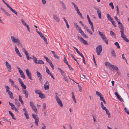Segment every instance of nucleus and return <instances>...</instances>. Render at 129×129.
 Instances as JSON below:
<instances>
[{"label":"nucleus","mask_w":129,"mask_h":129,"mask_svg":"<svg viewBox=\"0 0 129 129\" xmlns=\"http://www.w3.org/2000/svg\"><path fill=\"white\" fill-rule=\"evenodd\" d=\"M20 85L22 87V89L23 90L24 89V90L26 89V86L23 83H21V84H20Z\"/></svg>","instance_id":"bb28decb"},{"label":"nucleus","mask_w":129,"mask_h":129,"mask_svg":"<svg viewBox=\"0 0 129 129\" xmlns=\"http://www.w3.org/2000/svg\"><path fill=\"white\" fill-rule=\"evenodd\" d=\"M82 43H84V44L88 45L87 42L86 41L84 40H83L82 41Z\"/></svg>","instance_id":"e2e57ef3"},{"label":"nucleus","mask_w":129,"mask_h":129,"mask_svg":"<svg viewBox=\"0 0 129 129\" xmlns=\"http://www.w3.org/2000/svg\"><path fill=\"white\" fill-rule=\"evenodd\" d=\"M58 69L59 71L61 73V75H62V76H63V74L64 73V71L62 70L60 68H58Z\"/></svg>","instance_id":"4c0bfd02"},{"label":"nucleus","mask_w":129,"mask_h":129,"mask_svg":"<svg viewBox=\"0 0 129 129\" xmlns=\"http://www.w3.org/2000/svg\"><path fill=\"white\" fill-rule=\"evenodd\" d=\"M35 92L37 94H39L41 92V91L40 90L36 89L35 90Z\"/></svg>","instance_id":"473e14b6"},{"label":"nucleus","mask_w":129,"mask_h":129,"mask_svg":"<svg viewBox=\"0 0 129 129\" xmlns=\"http://www.w3.org/2000/svg\"><path fill=\"white\" fill-rule=\"evenodd\" d=\"M124 110L125 112L128 114L129 115V112L127 110V108H124Z\"/></svg>","instance_id":"13d9d810"},{"label":"nucleus","mask_w":129,"mask_h":129,"mask_svg":"<svg viewBox=\"0 0 129 129\" xmlns=\"http://www.w3.org/2000/svg\"><path fill=\"white\" fill-rule=\"evenodd\" d=\"M5 63L6 66L8 69V71L9 72H10L11 71V65L7 61H6Z\"/></svg>","instance_id":"1a4fd4ad"},{"label":"nucleus","mask_w":129,"mask_h":129,"mask_svg":"<svg viewBox=\"0 0 129 129\" xmlns=\"http://www.w3.org/2000/svg\"><path fill=\"white\" fill-rule=\"evenodd\" d=\"M36 73L37 74V77L39 78V80L40 82H42V75L38 71Z\"/></svg>","instance_id":"9d476101"},{"label":"nucleus","mask_w":129,"mask_h":129,"mask_svg":"<svg viewBox=\"0 0 129 129\" xmlns=\"http://www.w3.org/2000/svg\"><path fill=\"white\" fill-rule=\"evenodd\" d=\"M120 32L121 33V37L123 39L126 37L125 35L124 34V31H120Z\"/></svg>","instance_id":"4be33fe9"},{"label":"nucleus","mask_w":129,"mask_h":129,"mask_svg":"<svg viewBox=\"0 0 129 129\" xmlns=\"http://www.w3.org/2000/svg\"><path fill=\"white\" fill-rule=\"evenodd\" d=\"M25 54L26 56V58L28 60H29L32 59V58L31 57H29V55L28 53V52L25 53Z\"/></svg>","instance_id":"393cba45"},{"label":"nucleus","mask_w":129,"mask_h":129,"mask_svg":"<svg viewBox=\"0 0 129 129\" xmlns=\"http://www.w3.org/2000/svg\"><path fill=\"white\" fill-rule=\"evenodd\" d=\"M84 78L86 79H88L84 75H83L82 77L81 78V80L83 81H85V80L84 79Z\"/></svg>","instance_id":"72a5a7b5"},{"label":"nucleus","mask_w":129,"mask_h":129,"mask_svg":"<svg viewBox=\"0 0 129 129\" xmlns=\"http://www.w3.org/2000/svg\"><path fill=\"white\" fill-rule=\"evenodd\" d=\"M15 104L16 105H17L18 107H19L20 104L18 102V100L17 99L15 100Z\"/></svg>","instance_id":"f704fd0d"},{"label":"nucleus","mask_w":129,"mask_h":129,"mask_svg":"<svg viewBox=\"0 0 129 129\" xmlns=\"http://www.w3.org/2000/svg\"><path fill=\"white\" fill-rule=\"evenodd\" d=\"M124 41H125L126 42H129V40L128 39L126 38V37L124 38V39H123Z\"/></svg>","instance_id":"0e129e2a"},{"label":"nucleus","mask_w":129,"mask_h":129,"mask_svg":"<svg viewBox=\"0 0 129 129\" xmlns=\"http://www.w3.org/2000/svg\"><path fill=\"white\" fill-rule=\"evenodd\" d=\"M44 63V62L41 60H38L37 61V63H36V64H43Z\"/></svg>","instance_id":"7c9ffc66"},{"label":"nucleus","mask_w":129,"mask_h":129,"mask_svg":"<svg viewBox=\"0 0 129 129\" xmlns=\"http://www.w3.org/2000/svg\"><path fill=\"white\" fill-rule=\"evenodd\" d=\"M111 54L112 56H113L114 57H116V55L115 54V51L114 50L112 51Z\"/></svg>","instance_id":"79ce46f5"},{"label":"nucleus","mask_w":129,"mask_h":129,"mask_svg":"<svg viewBox=\"0 0 129 129\" xmlns=\"http://www.w3.org/2000/svg\"><path fill=\"white\" fill-rule=\"evenodd\" d=\"M118 24L119 25L118 27L121 30L120 31H124L123 27L121 23L120 22L119 23H118Z\"/></svg>","instance_id":"f8f14e48"},{"label":"nucleus","mask_w":129,"mask_h":129,"mask_svg":"<svg viewBox=\"0 0 129 129\" xmlns=\"http://www.w3.org/2000/svg\"><path fill=\"white\" fill-rule=\"evenodd\" d=\"M43 109H45L46 107V105L45 103H43Z\"/></svg>","instance_id":"69168bd1"},{"label":"nucleus","mask_w":129,"mask_h":129,"mask_svg":"<svg viewBox=\"0 0 129 129\" xmlns=\"http://www.w3.org/2000/svg\"><path fill=\"white\" fill-rule=\"evenodd\" d=\"M23 93L25 95V97L27 98H28V93L25 90H23L22 91Z\"/></svg>","instance_id":"9b49d317"},{"label":"nucleus","mask_w":129,"mask_h":129,"mask_svg":"<svg viewBox=\"0 0 129 129\" xmlns=\"http://www.w3.org/2000/svg\"><path fill=\"white\" fill-rule=\"evenodd\" d=\"M73 47L74 48V49L75 50H76V51L77 52V53L79 55H80L81 57H82L83 55V54L81 53L78 50L77 48H76L75 46H73Z\"/></svg>","instance_id":"4468645a"},{"label":"nucleus","mask_w":129,"mask_h":129,"mask_svg":"<svg viewBox=\"0 0 129 129\" xmlns=\"http://www.w3.org/2000/svg\"><path fill=\"white\" fill-rule=\"evenodd\" d=\"M118 99L120 101H123V100L122 98H121V96L119 95H118L117 97Z\"/></svg>","instance_id":"603ef678"},{"label":"nucleus","mask_w":129,"mask_h":129,"mask_svg":"<svg viewBox=\"0 0 129 129\" xmlns=\"http://www.w3.org/2000/svg\"><path fill=\"white\" fill-rule=\"evenodd\" d=\"M110 34L111 36H114L115 35V34L111 30L110 31Z\"/></svg>","instance_id":"774afa93"},{"label":"nucleus","mask_w":129,"mask_h":129,"mask_svg":"<svg viewBox=\"0 0 129 129\" xmlns=\"http://www.w3.org/2000/svg\"><path fill=\"white\" fill-rule=\"evenodd\" d=\"M19 101L21 103L22 105H23L24 104L23 101L22 100V97L20 95H19Z\"/></svg>","instance_id":"2f4dec72"},{"label":"nucleus","mask_w":129,"mask_h":129,"mask_svg":"<svg viewBox=\"0 0 129 129\" xmlns=\"http://www.w3.org/2000/svg\"><path fill=\"white\" fill-rule=\"evenodd\" d=\"M114 18L116 20V21L118 22V23H119L120 22L119 20V19L117 18V17L115 16Z\"/></svg>","instance_id":"680f3d73"},{"label":"nucleus","mask_w":129,"mask_h":129,"mask_svg":"<svg viewBox=\"0 0 129 129\" xmlns=\"http://www.w3.org/2000/svg\"><path fill=\"white\" fill-rule=\"evenodd\" d=\"M8 94L10 95V98L11 99H14V98L13 96V94L12 93V92L11 91H9L8 92H7Z\"/></svg>","instance_id":"f3484780"},{"label":"nucleus","mask_w":129,"mask_h":129,"mask_svg":"<svg viewBox=\"0 0 129 129\" xmlns=\"http://www.w3.org/2000/svg\"><path fill=\"white\" fill-rule=\"evenodd\" d=\"M78 84L79 90L80 92H81L82 91V88L81 85L79 83Z\"/></svg>","instance_id":"c03bdc74"},{"label":"nucleus","mask_w":129,"mask_h":129,"mask_svg":"<svg viewBox=\"0 0 129 129\" xmlns=\"http://www.w3.org/2000/svg\"><path fill=\"white\" fill-rule=\"evenodd\" d=\"M102 50V46L101 45H99L96 48V51L97 54L99 55Z\"/></svg>","instance_id":"f03ea898"},{"label":"nucleus","mask_w":129,"mask_h":129,"mask_svg":"<svg viewBox=\"0 0 129 129\" xmlns=\"http://www.w3.org/2000/svg\"><path fill=\"white\" fill-rule=\"evenodd\" d=\"M96 94L97 95H98L99 96H100L102 95L100 93L97 91L96 92Z\"/></svg>","instance_id":"5fc2aeb1"},{"label":"nucleus","mask_w":129,"mask_h":129,"mask_svg":"<svg viewBox=\"0 0 129 129\" xmlns=\"http://www.w3.org/2000/svg\"><path fill=\"white\" fill-rule=\"evenodd\" d=\"M53 17L54 19L56 20L57 22H58L59 21V18L56 15H54Z\"/></svg>","instance_id":"c756f323"},{"label":"nucleus","mask_w":129,"mask_h":129,"mask_svg":"<svg viewBox=\"0 0 129 129\" xmlns=\"http://www.w3.org/2000/svg\"><path fill=\"white\" fill-rule=\"evenodd\" d=\"M25 26L27 27V29L28 30L29 32H30V30L29 29V25L27 24L26 26Z\"/></svg>","instance_id":"338daca9"},{"label":"nucleus","mask_w":129,"mask_h":129,"mask_svg":"<svg viewBox=\"0 0 129 129\" xmlns=\"http://www.w3.org/2000/svg\"><path fill=\"white\" fill-rule=\"evenodd\" d=\"M71 55L72 57L75 60V61L77 62V63L79 65L77 60L73 56V54H71Z\"/></svg>","instance_id":"052dcab7"},{"label":"nucleus","mask_w":129,"mask_h":129,"mask_svg":"<svg viewBox=\"0 0 129 129\" xmlns=\"http://www.w3.org/2000/svg\"><path fill=\"white\" fill-rule=\"evenodd\" d=\"M77 12L78 14L81 17L82 16V14L81 13L79 10L76 11Z\"/></svg>","instance_id":"09e8293b"},{"label":"nucleus","mask_w":129,"mask_h":129,"mask_svg":"<svg viewBox=\"0 0 129 129\" xmlns=\"http://www.w3.org/2000/svg\"><path fill=\"white\" fill-rule=\"evenodd\" d=\"M21 21L22 22V23L25 26L27 25V24H26L24 20L23 19H21Z\"/></svg>","instance_id":"e433bc0d"},{"label":"nucleus","mask_w":129,"mask_h":129,"mask_svg":"<svg viewBox=\"0 0 129 129\" xmlns=\"http://www.w3.org/2000/svg\"><path fill=\"white\" fill-rule=\"evenodd\" d=\"M72 98L73 99V100L76 103L77 102L76 100L74 95V92H72Z\"/></svg>","instance_id":"c85d7f7f"},{"label":"nucleus","mask_w":129,"mask_h":129,"mask_svg":"<svg viewBox=\"0 0 129 129\" xmlns=\"http://www.w3.org/2000/svg\"><path fill=\"white\" fill-rule=\"evenodd\" d=\"M8 8L10 10L15 14L16 15H17V12H16L15 10L13 9L10 6H9Z\"/></svg>","instance_id":"aec40b11"},{"label":"nucleus","mask_w":129,"mask_h":129,"mask_svg":"<svg viewBox=\"0 0 129 129\" xmlns=\"http://www.w3.org/2000/svg\"><path fill=\"white\" fill-rule=\"evenodd\" d=\"M110 67H112L115 70H116L117 71H119V70L118 69V68L117 67L114 66L113 65L111 64L110 65Z\"/></svg>","instance_id":"a211bd4d"},{"label":"nucleus","mask_w":129,"mask_h":129,"mask_svg":"<svg viewBox=\"0 0 129 129\" xmlns=\"http://www.w3.org/2000/svg\"><path fill=\"white\" fill-rule=\"evenodd\" d=\"M49 88V83L48 81H46L44 84V88L45 90H48Z\"/></svg>","instance_id":"6e6552de"},{"label":"nucleus","mask_w":129,"mask_h":129,"mask_svg":"<svg viewBox=\"0 0 129 129\" xmlns=\"http://www.w3.org/2000/svg\"><path fill=\"white\" fill-rule=\"evenodd\" d=\"M115 45L117 47V48L118 49L120 48V46H119V44L117 42H115L114 43Z\"/></svg>","instance_id":"a18cd8bd"},{"label":"nucleus","mask_w":129,"mask_h":129,"mask_svg":"<svg viewBox=\"0 0 129 129\" xmlns=\"http://www.w3.org/2000/svg\"><path fill=\"white\" fill-rule=\"evenodd\" d=\"M30 106L31 107H32L35 106L34 105V103L33 102H30Z\"/></svg>","instance_id":"bf43d9fd"},{"label":"nucleus","mask_w":129,"mask_h":129,"mask_svg":"<svg viewBox=\"0 0 129 129\" xmlns=\"http://www.w3.org/2000/svg\"><path fill=\"white\" fill-rule=\"evenodd\" d=\"M32 110L36 113L37 114L38 113L37 110L36 108V106H33L31 107Z\"/></svg>","instance_id":"412c9836"},{"label":"nucleus","mask_w":129,"mask_h":129,"mask_svg":"<svg viewBox=\"0 0 129 129\" xmlns=\"http://www.w3.org/2000/svg\"><path fill=\"white\" fill-rule=\"evenodd\" d=\"M59 2L60 3V4H61V5L62 6V7L63 8V9L64 10H65L66 9V7L64 3L60 1Z\"/></svg>","instance_id":"6ab92c4d"},{"label":"nucleus","mask_w":129,"mask_h":129,"mask_svg":"<svg viewBox=\"0 0 129 129\" xmlns=\"http://www.w3.org/2000/svg\"><path fill=\"white\" fill-rule=\"evenodd\" d=\"M32 116L35 119V123L36 125L37 126H38V123L39 121V119L37 116V115L33 114Z\"/></svg>","instance_id":"7ed1b4c3"},{"label":"nucleus","mask_w":129,"mask_h":129,"mask_svg":"<svg viewBox=\"0 0 129 129\" xmlns=\"http://www.w3.org/2000/svg\"><path fill=\"white\" fill-rule=\"evenodd\" d=\"M24 115L25 116L26 118L27 119H29V116L27 113H26V112L24 113Z\"/></svg>","instance_id":"ea45409f"},{"label":"nucleus","mask_w":129,"mask_h":129,"mask_svg":"<svg viewBox=\"0 0 129 129\" xmlns=\"http://www.w3.org/2000/svg\"><path fill=\"white\" fill-rule=\"evenodd\" d=\"M86 29L87 31L89 32L90 35H92V33L91 30L89 29H88V28H86Z\"/></svg>","instance_id":"37998d69"},{"label":"nucleus","mask_w":129,"mask_h":129,"mask_svg":"<svg viewBox=\"0 0 129 129\" xmlns=\"http://www.w3.org/2000/svg\"><path fill=\"white\" fill-rule=\"evenodd\" d=\"M51 52L53 54L54 57L58 59L59 58V57L56 55L55 54V52L54 51H52Z\"/></svg>","instance_id":"dca6fc26"},{"label":"nucleus","mask_w":129,"mask_h":129,"mask_svg":"<svg viewBox=\"0 0 129 129\" xmlns=\"http://www.w3.org/2000/svg\"><path fill=\"white\" fill-rule=\"evenodd\" d=\"M17 68L19 72L20 73L21 77L22 78H23L24 79H25V75L23 71L21 70L20 68L18 67H17Z\"/></svg>","instance_id":"20e7f679"},{"label":"nucleus","mask_w":129,"mask_h":129,"mask_svg":"<svg viewBox=\"0 0 129 129\" xmlns=\"http://www.w3.org/2000/svg\"><path fill=\"white\" fill-rule=\"evenodd\" d=\"M76 28L78 30L79 32L80 33L81 32V31H82L80 27L77 24H76Z\"/></svg>","instance_id":"b1692460"},{"label":"nucleus","mask_w":129,"mask_h":129,"mask_svg":"<svg viewBox=\"0 0 129 129\" xmlns=\"http://www.w3.org/2000/svg\"><path fill=\"white\" fill-rule=\"evenodd\" d=\"M49 64L50 65V66H51V68H52V69L53 70H54V65H53L52 64V62H51L50 63H49Z\"/></svg>","instance_id":"864d4df0"},{"label":"nucleus","mask_w":129,"mask_h":129,"mask_svg":"<svg viewBox=\"0 0 129 129\" xmlns=\"http://www.w3.org/2000/svg\"><path fill=\"white\" fill-rule=\"evenodd\" d=\"M44 57L46 59V60L47 61L48 63H50L51 62L50 60L49 59L48 57L45 56H44Z\"/></svg>","instance_id":"c9c22d12"},{"label":"nucleus","mask_w":129,"mask_h":129,"mask_svg":"<svg viewBox=\"0 0 129 129\" xmlns=\"http://www.w3.org/2000/svg\"><path fill=\"white\" fill-rule=\"evenodd\" d=\"M55 99L59 105L60 107H62L63 106V104L58 96H56V99Z\"/></svg>","instance_id":"423d86ee"},{"label":"nucleus","mask_w":129,"mask_h":129,"mask_svg":"<svg viewBox=\"0 0 129 129\" xmlns=\"http://www.w3.org/2000/svg\"><path fill=\"white\" fill-rule=\"evenodd\" d=\"M15 51L17 54L19 52V50L18 49L17 47H16V46H15Z\"/></svg>","instance_id":"8fccbe9b"},{"label":"nucleus","mask_w":129,"mask_h":129,"mask_svg":"<svg viewBox=\"0 0 129 129\" xmlns=\"http://www.w3.org/2000/svg\"><path fill=\"white\" fill-rule=\"evenodd\" d=\"M5 87L6 88V92H8L10 91L9 90L10 88L8 86H7L6 85H5Z\"/></svg>","instance_id":"58836bf2"},{"label":"nucleus","mask_w":129,"mask_h":129,"mask_svg":"<svg viewBox=\"0 0 129 129\" xmlns=\"http://www.w3.org/2000/svg\"><path fill=\"white\" fill-rule=\"evenodd\" d=\"M25 71L28 78L30 80H32V79L31 78V74L29 72V70L28 69H25Z\"/></svg>","instance_id":"0eeeda50"},{"label":"nucleus","mask_w":129,"mask_h":129,"mask_svg":"<svg viewBox=\"0 0 129 129\" xmlns=\"http://www.w3.org/2000/svg\"><path fill=\"white\" fill-rule=\"evenodd\" d=\"M103 40L106 43V44H108V42L106 37L105 38V39H104Z\"/></svg>","instance_id":"6e6d98bb"},{"label":"nucleus","mask_w":129,"mask_h":129,"mask_svg":"<svg viewBox=\"0 0 129 129\" xmlns=\"http://www.w3.org/2000/svg\"><path fill=\"white\" fill-rule=\"evenodd\" d=\"M107 18L108 20H110V21L113 20V18L111 17L109 14H107Z\"/></svg>","instance_id":"a878e982"},{"label":"nucleus","mask_w":129,"mask_h":129,"mask_svg":"<svg viewBox=\"0 0 129 129\" xmlns=\"http://www.w3.org/2000/svg\"><path fill=\"white\" fill-rule=\"evenodd\" d=\"M72 4L74 5V8L76 11L79 10L78 7L74 3L72 2Z\"/></svg>","instance_id":"cd10ccee"},{"label":"nucleus","mask_w":129,"mask_h":129,"mask_svg":"<svg viewBox=\"0 0 129 129\" xmlns=\"http://www.w3.org/2000/svg\"><path fill=\"white\" fill-rule=\"evenodd\" d=\"M77 37H78V39L80 42L82 41H83V38L82 37H79V36H78Z\"/></svg>","instance_id":"de8ad7c7"},{"label":"nucleus","mask_w":129,"mask_h":129,"mask_svg":"<svg viewBox=\"0 0 129 129\" xmlns=\"http://www.w3.org/2000/svg\"><path fill=\"white\" fill-rule=\"evenodd\" d=\"M39 97L42 99H44L45 98V96L44 94L41 92L39 94Z\"/></svg>","instance_id":"2eb2a0df"},{"label":"nucleus","mask_w":129,"mask_h":129,"mask_svg":"<svg viewBox=\"0 0 129 129\" xmlns=\"http://www.w3.org/2000/svg\"><path fill=\"white\" fill-rule=\"evenodd\" d=\"M11 38L12 41L13 43H16L18 46L21 47H22V45L20 42V41L18 38H16L14 36H11Z\"/></svg>","instance_id":"f257e3e1"},{"label":"nucleus","mask_w":129,"mask_h":129,"mask_svg":"<svg viewBox=\"0 0 129 129\" xmlns=\"http://www.w3.org/2000/svg\"><path fill=\"white\" fill-rule=\"evenodd\" d=\"M106 114L108 115V117L109 118H110L111 117L110 114L108 110H106Z\"/></svg>","instance_id":"a19ab883"},{"label":"nucleus","mask_w":129,"mask_h":129,"mask_svg":"<svg viewBox=\"0 0 129 129\" xmlns=\"http://www.w3.org/2000/svg\"><path fill=\"white\" fill-rule=\"evenodd\" d=\"M111 21V22L112 24L114 26V27H116V25L115 24V22L113 20H112Z\"/></svg>","instance_id":"4d7b16f0"},{"label":"nucleus","mask_w":129,"mask_h":129,"mask_svg":"<svg viewBox=\"0 0 129 129\" xmlns=\"http://www.w3.org/2000/svg\"><path fill=\"white\" fill-rule=\"evenodd\" d=\"M116 10L117 13V14L118 15H119V9L118 8V6L117 5L116 6Z\"/></svg>","instance_id":"3c124183"},{"label":"nucleus","mask_w":129,"mask_h":129,"mask_svg":"<svg viewBox=\"0 0 129 129\" xmlns=\"http://www.w3.org/2000/svg\"><path fill=\"white\" fill-rule=\"evenodd\" d=\"M33 59L34 61V62L36 64V63H37V61L38 60H37V58L36 57H34V56H33Z\"/></svg>","instance_id":"49530a36"},{"label":"nucleus","mask_w":129,"mask_h":129,"mask_svg":"<svg viewBox=\"0 0 129 129\" xmlns=\"http://www.w3.org/2000/svg\"><path fill=\"white\" fill-rule=\"evenodd\" d=\"M87 18L88 21V22H89V23L90 24V25L91 29L92 31L93 32L94 31V28H93V24L92 22H91V21L90 18L89 17L88 15H87Z\"/></svg>","instance_id":"39448f33"},{"label":"nucleus","mask_w":129,"mask_h":129,"mask_svg":"<svg viewBox=\"0 0 129 129\" xmlns=\"http://www.w3.org/2000/svg\"><path fill=\"white\" fill-rule=\"evenodd\" d=\"M80 33L82 35L83 37L86 38H88V36L86 35V34L84 33L83 31H81V32Z\"/></svg>","instance_id":"5701e85b"},{"label":"nucleus","mask_w":129,"mask_h":129,"mask_svg":"<svg viewBox=\"0 0 129 129\" xmlns=\"http://www.w3.org/2000/svg\"><path fill=\"white\" fill-rule=\"evenodd\" d=\"M97 13L98 14V16L100 19H101L102 18L101 17V12L99 9H97Z\"/></svg>","instance_id":"ddd939ff"}]
</instances>
